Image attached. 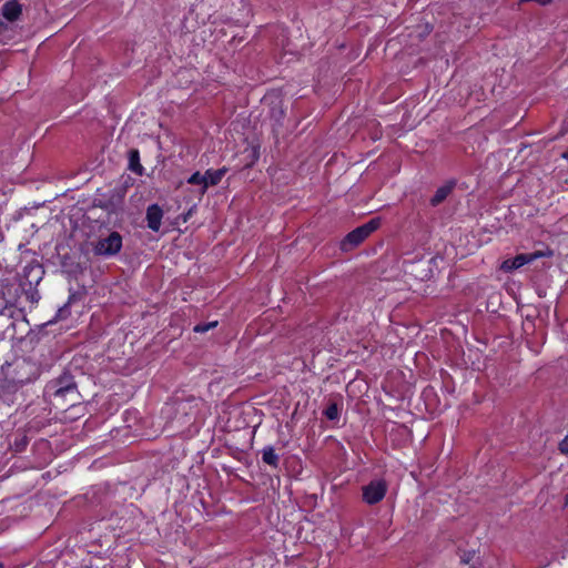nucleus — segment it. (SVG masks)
<instances>
[{
	"mask_svg": "<svg viewBox=\"0 0 568 568\" xmlns=\"http://www.w3.org/2000/svg\"><path fill=\"white\" fill-rule=\"evenodd\" d=\"M45 393L55 399H67L71 406L80 399L74 376L68 371L50 381L45 386Z\"/></svg>",
	"mask_w": 568,
	"mask_h": 568,
	"instance_id": "obj_1",
	"label": "nucleus"
},
{
	"mask_svg": "<svg viewBox=\"0 0 568 568\" xmlns=\"http://www.w3.org/2000/svg\"><path fill=\"white\" fill-rule=\"evenodd\" d=\"M171 417V423H176L180 428H184L195 419L199 412V402L194 397L176 400L168 404L163 410Z\"/></svg>",
	"mask_w": 568,
	"mask_h": 568,
	"instance_id": "obj_2",
	"label": "nucleus"
},
{
	"mask_svg": "<svg viewBox=\"0 0 568 568\" xmlns=\"http://www.w3.org/2000/svg\"><path fill=\"white\" fill-rule=\"evenodd\" d=\"M379 225L381 219L375 217L369 220L367 223L351 231L341 243L342 250L348 251L356 247L362 242H364L374 231H376L379 227Z\"/></svg>",
	"mask_w": 568,
	"mask_h": 568,
	"instance_id": "obj_3",
	"label": "nucleus"
},
{
	"mask_svg": "<svg viewBox=\"0 0 568 568\" xmlns=\"http://www.w3.org/2000/svg\"><path fill=\"white\" fill-rule=\"evenodd\" d=\"M550 256H552V251L549 248H546L545 251L538 250V251H535L531 253H523V254L516 255L514 258H508V260L504 261L501 264V268L504 271L509 272V271L517 270L526 264H529V263L536 261L537 258L550 257Z\"/></svg>",
	"mask_w": 568,
	"mask_h": 568,
	"instance_id": "obj_4",
	"label": "nucleus"
},
{
	"mask_svg": "<svg viewBox=\"0 0 568 568\" xmlns=\"http://www.w3.org/2000/svg\"><path fill=\"white\" fill-rule=\"evenodd\" d=\"M122 248V236L118 232H111L106 237L100 239L94 247L95 255L113 256Z\"/></svg>",
	"mask_w": 568,
	"mask_h": 568,
	"instance_id": "obj_5",
	"label": "nucleus"
},
{
	"mask_svg": "<svg viewBox=\"0 0 568 568\" xmlns=\"http://www.w3.org/2000/svg\"><path fill=\"white\" fill-rule=\"evenodd\" d=\"M387 483L384 479H374L362 487V497L367 505L382 501L387 493Z\"/></svg>",
	"mask_w": 568,
	"mask_h": 568,
	"instance_id": "obj_6",
	"label": "nucleus"
},
{
	"mask_svg": "<svg viewBox=\"0 0 568 568\" xmlns=\"http://www.w3.org/2000/svg\"><path fill=\"white\" fill-rule=\"evenodd\" d=\"M19 298V287L9 280L0 281V315L8 307L14 306Z\"/></svg>",
	"mask_w": 568,
	"mask_h": 568,
	"instance_id": "obj_7",
	"label": "nucleus"
},
{
	"mask_svg": "<svg viewBox=\"0 0 568 568\" xmlns=\"http://www.w3.org/2000/svg\"><path fill=\"white\" fill-rule=\"evenodd\" d=\"M44 275V268L39 263H30L23 267L22 278L16 287L24 288V286H38Z\"/></svg>",
	"mask_w": 568,
	"mask_h": 568,
	"instance_id": "obj_8",
	"label": "nucleus"
},
{
	"mask_svg": "<svg viewBox=\"0 0 568 568\" xmlns=\"http://www.w3.org/2000/svg\"><path fill=\"white\" fill-rule=\"evenodd\" d=\"M163 219V210L159 204H151L146 209V225L153 232H158L161 227V221Z\"/></svg>",
	"mask_w": 568,
	"mask_h": 568,
	"instance_id": "obj_9",
	"label": "nucleus"
},
{
	"mask_svg": "<svg viewBox=\"0 0 568 568\" xmlns=\"http://www.w3.org/2000/svg\"><path fill=\"white\" fill-rule=\"evenodd\" d=\"M22 13V6L17 0L7 1L1 9V14L10 22L17 21Z\"/></svg>",
	"mask_w": 568,
	"mask_h": 568,
	"instance_id": "obj_10",
	"label": "nucleus"
},
{
	"mask_svg": "<svg viewBox=\"0 0 568 568\" xmlns=\"http://www.w3.org/2000/svg\"><path fill=\"white\" fill-rule=\"evenodd\" d=\"M456 182L454 180L448 181L444 185L439 186L433 197L430 199V204L433 206H437L440 203H443L447 196L453 192L455 189Z\"/></svg>",
	"mask_w": 568,
	"mask_h": 568,
	"instance_id": "obj_11",
	"label": "nucleus"
},
{
	"mask_svg": "<svg viewBox=\"0 0 568 568\" xmlns=\"http://www.w3.org/2000/svg\"><path fill=\"white\" fill-rule=\"evenodd\" d=\"M226 172H227L226 168H221L219 170H207L204 173L206 180L204 183V190L202 191V194H204L206 192L209 186L217 185Z\"/></svg>",
	"mask_w": 568,
	"mask_h": 568,
	"instance_id": "obj_12",
	"label": "nucleus"
},
{
	"mask_svg": "<svg viewBox=\"0 0 568 568\" xmlns=\"http://www.w3.org/2000/svg\"><path fill=\"white\" fill-rule=\"evenodd\" d=\"M128 169L136 175H143L144 168L140 163V152L138 149H130L128 152Z\"/></svg>",
	"mask_w": 568,
	"mask_h": 568,
	"instance_id": "obj_13",
	"label": "nucleus"
},
{
	"mask_svg": "<svg viewBox=\"0 0 568 568\" xmlns=\"http://www.w3.org/2000/svg\"><path fill=\"white\" fill-rule=\"evenodd\" d=\"M122 200H123V195L120 192H118L116 194H112V196L108 200H104V201L100 200L97 205L101 209L109 211V212H114L116 210V207L121 205Z\"/></svg>",
	"mask_w": 568,
	"mask_h": 568,
	"instance_id": "obj_14",
	"label": "nucleus"
},
{
	"mask_svg": "<svg viewBox=\"0 0 568 568\" xmlns=\"http://www.w3.org/2000/svg\"><path fill=\"white\" fill-rule=\"evenodd\" d=\"M262 460L265 464H267L274 468H277L280 458H278V455L275 454V450L272 446H266L262 449Z\"/></svg>",
	"mask_w": 568,
	"mask_h": 568,
	"instance_id": "obj_15",
	"label": "nucleus"
},
{
	"mask_svg": "<svg viewBox=\"0 0 568 568\" xmlns=\"http://www.w3.org/2000/svg\"><path fill=\"white\" fill-rule=\"evenodd\" d=\"M323 414L328 420H336L339 416V407L336 403H331Z\"/></svg>",
	"mask_w": 568,
	"mask_h": 568,
	"instance_id": "obj_16",
	"label": "nucleus"
},
{
	"mask_svg": "<svg viewBox=\"0 0 568 568\" xmlns=\"http://www.w3.org/2000/svg\"><path fill=\"white\" fill-rule=\"evenodd\" d=\"M20 291L26 294L27 298L31 303H37L40 300V294L37 291V286H24V288H20Z\"/></svg>",
	"mask_w": 568,
	"mask_h": 568,
	"instance_id": "obj_17",
	"label": "nucleus"
},
{
	"mask_svg": "<svg viewBox=\"0 0 568 568\" xmlns=\"http://www.w3.org/2000/svg\"><path fill=\"white\" fill-rule=\"evenodd\" d=\"M205 175L204 174H201L200 172H195L193 173L189 179H187V183L190 184H194V185H201L202 186V190L201 192L204 190V183H205Z\"/></svg>",
	"mask_w": 568,
	"mask_h": 568,
	"instance_id": "obj_18",
	"label": "nucleus"
},
{
	"mask_svg": "<svg viewBox=\"0 0 568 568\" xmlns=\"http://www.w3.org/2000/svg\"><path fill=\"white\" fill-rule=\"evenodd\" d=\"M475 557L474 551H463L460 555V564L462 565H469V568H478L475 562H473Z\"/></svg>",
	"mask_w": 568,
	"mask_h": 568,
	"instance_id": "obj_19",
	"label": "nucleus"
},
{
	"mask_svg": "<svg viewBox=\"0 0 568 568\" xmlns=\"http://www.w3.org/2000/svg\"><path fill=\"white\" fill-rule=\"evenodd\" d=\"M248 158H250V162L245 166L246 168H252L255 164V162L258 160V158H260V148L258 146H252L251 150H250Z\"/></svg>",
	"mask_w": 568,
	"mask_h": 568,
	"instance_id": "obj_20",
	"label": "nucleus"
},
{
	"mask_svg": "<svg viewBox=\"0 0 568 568\" xmlns=\"http://www.w3.org/2000/svg\"><path fill=\"white\" fill-rule=\"evenodd\" d=\"M217 325V322L214 321V322H210V323H205V324H197L195 327H194V332L196 333H205L207 332L209 329L215 327Z\"/></svg>",
	"mask_w": 568,
	"mask_h": 568,
	"instance_id": "obj_21",
	"label": "nucleus"
},
{
	"mask_svg": "<svg viewBox=\"0 0 568 568\" xmlns=\"http://www.w3.org/2000/svg\"><path fill=\"white\" fill-rule=\"evenodd\" d=\"M558 449L561 454L568 455V435L559 443Z\"/></svg>",
	"mask_w": 568,
	"mask_h": 568,
	"instance_id": "obj_22",
	"label": "nucleus"
},
{
	"mask_svg": "<svg viewBox=\"0 0 568 568\" xmlns=\"http://www.w3.org/2000/svg\"><path fill=\"white\" fill-rule=\"evenodd\" d=\"M192 214V209L184 215V221H187L189 216Z\"/></svg>",
	"mask_w": 568,
	"mask_h": 568,
	"instance_id": "obj_23",
	"label": "nucleus"
},
{
	"mask_svg": "<svg viewBox=\"0 0 568 568\" xmlns=\"http://www.w3.org/2000/svg\"><path fill=\"white\" fill-rule=\"evenodd\" d=\"M562 158L568 160V149L562 153Z\"/></svg>",
	"mask_w": 568,
	"mask_h": 568,
	"instance_id": "obj_24",
	"label": "nucleus"
},
{
	"mask_svg": "<svg viewBox=\"0 0 568 568\" xmlns=\"http://www.w3.org/2000/svg\"><path fill=\"white\" fill-rule=\"evenodd\" d=\"M0 568H3V565H2V564H0Z\"/></svg>",
	"mask_w": 568,
	"mask_h": 568,
	"instance_id": "obj_25",
	"label": "nucleus"
},
{
	"mask_svg": "<svg viewBox=\"0 0 568 568\" xmlns=\"http://www.w3.org/2000/svg\"><path fill=\"white\" fill-rule=\"evenodd\" d=\"M0 568H3V565H2V564H0Z\"/></svg>",
	"mask_w": 568,
	"mask_h": 568,
	"instance_id": "obj_26",
	"label": "nucleus"
}]
</instances>
